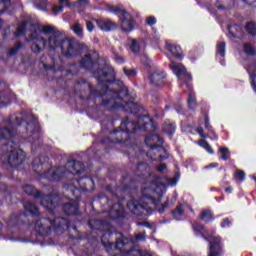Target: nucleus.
Wrapping results in <instances>:
<instances>
[{"label": "nucleus", "instance_id": "obj_34", "mask_svg": "<svg viewBox=\"0 0 256 256\" xmlns=\"http://www.w3.org/2000/svg\"><path fill=\"white\" fill-rule=\"evenodd\" d=\"M227 43L225 41L223 42H218L216 44V55H220V57H225L227 53Z\"/></svg>", "mask_w": 256, "mask_h": 256}, {"label": "nucleus", "instance_id": "obj_23", "mask_svg": "<svg viewBox=\"0 0 256 256\" xmlns=\"http://www.w3.org/2000/svg\"><path fill=\"white\" fill-rule=\"evenodd\" d=\"M192 230L196 237H202L204 241H209L210 236L207 237V228H205V225L199 223V222H193L192 223Z\"/></svg>", "mask_w": 256, "mask_h": 256}, {"label": "nucleus", "instance_id": "obj_18", "mask_svg": "<svg viewBox=\"0 0 256 256\" xmlns=\"http://www.w3.org/2000/svg\"><path fill=\"white\" fill-rule=\"evenodd\" d=\"M76 181L84 193L95 191V180L91 176L76 178Z\"/></svg>", "mask_w": 256, "mask_h": 256}, {"label": "nucleus", "instance_id": "obj_43", "mask_svg": "<svg viewBox=\"0 0 256 256\" xmlns=\"http://www.w3.org/2000/svg\"><path fill=\"white\" fill-rule=\"evenodd\" d=\"M123 73L126 75V77H137L139 70L137 68L129 69L127 66H124Z\"/></svg>", "mask_w": 256, "mask_h": 256}, {"label": "nucleus", "instance_id": "obj_51", "mask_svg": "<svg viewBox=\"0 0 256 256\" xmlns=\"http://www.w3.org/2000/svg\"><path fill=\"white\" fill-rule=\"evenodd\" d=\"M169 207V198L161 205L160 208H158V213H165V209Z\"/></svg>", "mask_w": 256, "mask_h": 256}, {"label": "nucleus", "instance_id": "obj_25", "mask_svg": "<svg viewBox=\"0 0 256 256\" xmlns=\"http://www.w3.org/2000/svg\"><path fill=\"white\" fill-rule=\"evenodd\" d=\"M103 247H105L108 255H111V256H139V251L137 250L123 253V252L116 251L115 247L109 248V246H105V245H103Z\"/></svg>", "mask_w": 256, "mask_h": 256}, {"label": "nucleus", "instance_id": "obj_64", "mask_svg": "<svg viewBox=\"0 0 256 256\" xmlns=\"http://www.w3.org/2000/svg\"><path fill=\"white\" fill-rule=\"evenodd\" d=\"M60 5H63L64 3H66V7H69V0H59Z\"/></svg>", "mask_w": 256, "mask_h": 256}, {"label": "nucleus", "instance_id": "obj_28", "mask_svg": "<svg viewBox=\"0 0 256 256\" xmlns=\"http://www.w3.org/2000/svg\"><path fill=\"white\" fill-rule=\"evenodd\" d=\"M199 219L201 221H204V223H213V221H215V217L213 216V212H211V210H209V209L202 210L200 215H199Z\"/></svg>", "mask_w": 256, "mask_h": 256}, {"label": "nucleus", "instance_id": "obj_1", "mask_svg": "<svg viewBox=\"0 0 256 256\" xmlns=\"http://www.w3.org/2000/svg\"><path fill=\"white\" fill-rule=\"evenodd\" d=\"M120 86L114 93L103 99L100 107H104L108 111H117L122 109L125 113H131L136 115L138 121H129V118L124 119L119 128H116L110 132V137L102 138L99 143L101 145H111L118 143L123 145L126 141L131 139V134L135 133L137 129L147 131V125H152L153 118L149 113L143 109V107L137 103H134L129 88L124 86L123 81L119 82Z\"/></svg>", "mask_w": 256, "mask_h": 256}, {"label": "nucleus", "instance_id": "obj_42", "mask_svg": "<svg viewBox=\"0 0 256 256\" xmlns=\"http://www.w3.org/2000/svg\"><path fill=\"white\" fill-rule=\"evenodd\" d=\"M218 153H220L222 161H227L231 157V152H229L227 147H220Z\"/></svg>", "mask_w": 256, "mask_h": 256}, {"label": "nucleus", "instance_id": "obj_9", "mask_svg": "<svg viewBox=\"0 0 256 256\" xmlns=\"http://www.w3.org/2000/svg\"><path fill=\"white\" fill-rule=\"evenodd\" d=\"M163 199V194H158V198L155 195L142 193L139 200H133L127 204L128 209L132 211L133 215L137 217H143L146 213L153 211V206L157 207V204Z\"/></svg>", "mask_w": 256, "mask_h": 256}, {"label": "nucleus", "instance_id": "obj_19", "mask_svg": "<svg viewBox=\"0 0 256 256\" xmlns=\"http://www.w3.org/2000/svg\"><path fill=\"white\" fill-rule=\"evenodd\" d=\"M30 39L32 41L31 51L33 53H41V51L47 47V40L44 37L31 34Z\"/></svg>", "mask_w": 256, "mask_h": 256}, {"label": "nucleus", "instance_id": "obj_33", "mask_svg": "<svg viewBox=\"0 0 256 256\" xmlns=\"http://www.w3.org/2000/svg\"><path fill=\"white\" fill-rule=\"evenodd\" d=\"M243 51L248 57H255L256 55L255 47L249 42L243 44Z\"/></svg>", "mask_w": 256, "mask_h": 256}, {"label": "nucleus", "instance_id": "obj_48", "mask_svg": "<svg viewBox=\"0 0 256 256\" xmlns=\"http://www.w3.org/2000/svg\"><path fill=\"white\" fill-rule=\"evenodd\" d=\"M89 5V0H78L74 3L75 7H87Z\"/></svg>", "mask_w": 256, "mask_h": 256}, {"label": "nucleus", "instance_id": "obj_50", "mask_svg": "<svg viewBox=\"0 0 256 256\" xmlns=\"http://www.w3.org/2000/svg\"><path fill=\"white\" fill-rule=\"evenodd\" d=\"M137 227H146L147 229H153V225L148 221L137 222Z\"/></svg>", "mask_w": 256, "mask_h": 256}, {"label": "nucleus", "instance_id": "obj_32", "mask_svg": "<svg viewBox=\"0 0 256 256\" xmlns=\"http://www.w3.org/2000/svg\"><path fill=\"white\" fill-rule=\"evenodd\" d=\"M21 49H23V42L21 41L16 42L14 46L7 51V56L8 57L15 56L17 55V53H19V51H21Z\"/></svg>", "mask_w": 256, "mask_h": 256}, {"label": "nucleus", "instance_id": "obj_27", "mask_svg": "<svg viewBox=\"0 0 256 256\" xmlns=\"http://www.w3.org/2000/svg\"><path fill=\"white\" fill-rule=\"evenodd\" d=\"M67 189L68 191H70L72 197L75 198L74 201L79 202L82 197L81 193H83V189H81V186L77 187L73 184H69Z\"/></svg>", "mask_w": 256, "mask_h": 256}, {"label": "nucleus", "instance_id": "obj_39", "mask_svg": "<svg viewBox=\"0 0 256 256\" xmlns=\"http://www.w3.org/2000/svg\"><path fill=\"white\" fill-rule=\"evenodd\" d=\"M48 0H34V7L40 11H47Z\"/></svg>", "mask_w": 256, "mask_h": 256}, {"label": "nucleus", "instance_id": "obj_29", "mask_svg": "<svg viewBox=\"0 0 256 256\" xmlns=\"http://www.w3.org/2000/svg\"><path fill=\"white\" fill-rule=\"evenodd\" d=\"M24 209L26 213H29L32 217H37L39 215V207L35 205V203L27 202L24 205Z\"/></svg>", "mask_w": 256, "mask_h": 256}, {"label": "nucleus", "instance_id": "obj_37", "mask_svg": "<svg viewBox=\"0 0 256 256\" xmlns=\"http://www.w3.org/2000/svg\"><path fill=\"white\" fill-rule=\"evenodd\" d=\"M56 31H57V28L51 25H45L42 27V33H44V35H51V37H53V35H61V33Z\"/></svg>", "mask_w": 256, "mask_h": 256}, {"label": "nucleus", "instance_id": "obj_24", "mask_svg": "<svg viewBox=\"0 0 256 256\" xmlns=\"http://www.w3.org/2000/svg\"><path fill=\"white\" fill-rule=\"evenodd\" d=\"M166 49L171 53V55H173L175 59H178L179 61H182V59L185 57L181 46L177 44H166Z\"/></svg>", "mask_w": 256, "mask_h": 256}, {"label": "nucleus", "instance_id": "obj_61", "mask_svg": "<svg viewBox=\"0 0 256 256\" xmlns=\"http://www.w3.org/2000/svg\"><path fill=\"white\" fill-rule=\"evenodd\" d=\"M16 123L18 125V127H21V125H23V123H25V119L23 118H19V117H16Z\"/></svg>", "mask_w": 256, "mask_h": 256}, {"label": "nucleus", "instance_id": "obj_38", "mask_svg": "<svg viewBox=\"0 0 256 256\" xmlns=\"http://www.w3.org/2000/svg\"><path fill=\"white\" fill-rule=\"evenodd\" d=\"M245 31L248 33V35H251V37H256V23L253 21L247 22Z\"/></svg>", "mask_w": 256, "mask_h": 256}, {"label": "nucleus", "instance_id": "obj_21", "mask_svg": "<svg viewBox=\"0 0 256 256\" xmlns=\"http://www.w3.org/2000/svg\"><path fill=\"white\" fill-rule=\"evenodd\" d=\"M96 25H98L99 29L105 33H109V31H115V29L119 27L117 22H113L110 19H98L96 20Z\"/></svg>", "mask_w": 256, "mask_h": 256}, {"label": "nucleus", "instance_id": "obj_60", "mask_svg": "<svg viewBox=\"0 0 256 256\" xmlns=\"http://www.w3.org/2000/svg\"><path fill=\"white\" fill-rule=\"evenodd\" d=\"M176 112L179 113V115H184L185 110H183V107L181 105H176L175 106Z\"/></svg>", "mask_w": 256, "mask_h": 256}, {"label": "nucleus", "instance_id": "obj_46", "mask_svg": "<svg viewBox=\"0 0 256 256\" xmlns=\"http://www.w3.org/2000/svg\"><path fill=\"white\" fill-rule=\"evenodd\" d=\"M234 179H237L238 181H245V172L242 171V170H237L235 173H234Z\"/></svg>", "mask_w": 256, "mask_h": 256}, {"label": "nucleus", "instance_id": "obj_47", "mask_svg": "<svg viewBox=\"0 0 256 256\" xmlns=\"http://www.w3.org/2000/svg\"><path fill=\"white\" fill-rule=\"evenodd\" d=\"M7 105H11L9 98L1 95V92H0V107H7Z\"/></svg>", "mask_w": 256, "mask_h": 256}, {"label": "nucleus", "instance_id": "obj_15", "mask_svg": "<svg viewBox=\"0 0 256 256\" xmlns=\"http://www.w3.org/2000/svg\"><path fill=\"white\" fill-rule=\"evenodd\" d=\"M26 157L27 154H25L23 149H11L7 153V163L12 169H17V167H20V165L25 162Z\"/></svg>", "mask_w": 256, "mask_h": 256}, {"label": "nucleus", "instance_id": "obj_58", "mask_svg": "<svg viewBox=\"0 0 256 256\" xmlns=\"http://www.w3.org/2000/svg\"><path fill=\"white\" fill-rule=\"evenodd\" d=\"M86 28H87V31H89L90 33H93V31L95 29V24H93V22H91V21H87Z\"/></svg>", "mask_w": 256, "mask_h": 256}, {"label": "nucleus", "instance_id": "obj_8", "mask_svg": "<svg viewBox=\"0 0 256 256\" xmlns=\"http://www.w3.org/2000/svg\"><path fill=\"white\" fill-rule=\"evenodd\" d=\"M22 191L34 199H40V204L42 207L47 209L51 215H55V207H57V202L59 201L58 193L44 194L42 191L37 190L34 185L24 184L22 186Z\"/></svg>", "mask_w": 256, "mask_h": 256}, {"label": "nucleus", "instance_id": "obj_45", "mask_svg": "<svg viewBox=\"0 0 256 256\" xmlns=\"http://www.w3.org/2000/svg\"><path fill=\"white\" fill-rule=\"evenodd\" d=\"M130 50L132 51V53H135L136 55L141 51V46H139V43H137L136 39L132 40Z\"/></svg>", "mask_w": 256, "mask_h": 256}, {"label": "nucleus", "instance_id": "obj_31", "mask_svg": "<svg viewBox=\"0 0 256 256\" xmlns=\"http://www.w3.org/2000/svg\"><path fill=\"white\" fill-rule=\"evenodd\" d=\"M188 109H191L192 111H195L197 109V97L195 96V93L189 92L188 93Z\"/></svg>", "mask_w": 256, "mask_h": 256}, {"label": "nucleus", "instance_id": "obj_3", "mask_svg": "<svg viewBox=\"0 0 256 256\" xmlns=\"http://www.w3.org/2000/svg\"><path fill=\"white\" fill-rule=\"evenodd\" d=\"M49 161V156H38L32 161L33 171L37 175H41L43 179H48V181H61L67 173L81 175L85 171V164L81 161L68 160L67 167L58 166L55 169Z\"/></svg>", "mask_w": 256, "mask_h": 256}, {"label": "nucleus", "instance_id": "obj_11", "mask_svg": "<svg viewBox=\"0 0 256 256\" xmlns=\"http://www.w3.org/2000/svg\"><path fill=\"white\" fill-rule=\"evenodd\" d=\"M17 135V126L13 124L11 118L4 119L0 125V141H8L5 147H13L15 145V136Z\"/></svg>", "mask_w": 256, "mask_h": 256}, {"label": "nucleus", "instance_id": "obj_63", "mask_svg": "<svg viewBox=\"0 0 256 256\" xmlns=\"http://www.w3.org/2000/svg\"><path fill=\"white\" fill-rule=\"evenodd\" d=\"M243 3H246V5H253L254 3H256V0H242Z\"/></svg>", "mask_w": 256, "mask_h": 256}, {"label": "nucleus", "instance_id": "obj_56", "mask_svg": "<svg viewBox=\"0 0 256 256\" xmlns=\"http://www.w3.org/2000/svg\"><path fill=\"white\" fill-rule=\"evenodd\" d=\"M231 225V220L229 218H224L220 224L222 229H225V227H229Z\"/></svg>", "mask_w": 256, "mask_h": 256}, {"label": "nucleus", "instance_id": "obj_13", "mask_svg": "<svg viewBox=\"0 0 256 256\" xmlns=\"http://www.w3.org/2000/svg\"><path fill=\"white\" fill-rule=\"evenodd\" d=\"M61 197L58 194V201L57 205L55 206V209L57 207H60L62 209L63 213L68 216L75 217L77 215H81V211H79L81 204L77 200L69 199L67 202H60Z\"/></svg>", "mask_w": 256, "mask_h": 256}, {"label": "nucleus", "instance_id": "obj_62", "mask_svg": "<svg viewBox=\"0 0 256 256\" xmlns=\"http://www.w3.org/2000/svg\"><path fill=\"white\" fill-rule=\"evenodd\" d=\"M219 3H221V0H217V9H219V11H224L225 6Z\"/></svg>", "mask_w": 256, "mask_h": 256}, {"label": "nucleus", "instance_id": "obj_53", "mask_svg": "<svg viewBox=\"0 0 256 256\" xmlns=\"http://www.w3.org/2000/svg\"><path fill=\"white\" fill-rule=\"evenodd\" d=\"M73 31L76 35H83V28L79 24L74 25Z\"/></svg>", "mask_w": 256, "mask_h": 256}, {"label": "nucleus", "instance_id": "obj_52", "mask_svg": "<svg viewBox=\"0 0 256 256\" xmlns=\"http://www.w3.org/2000/svg\"><path fill=\"white\" fill-rule=\"evenodd\" d=\"M146 23L147 25H150V27H152V25H155L157 23V18H155V16H149L146 19Z\"/></svg>", "mask_w": 256, "mask_h": 256}, {"label": "nucleus", "instance_id": "obj_30", "mask_svg": "<svg viewBox=\"0 0 256 256\" xmlns=\"http://www.w3.org/2000/svg\"><path fill=\"white\" fill-rule=\"evenodd\" d=\"M176 129H177V126L175 125V123L165 122L162 126L163 133H166V135H169V137H173Z\"/></svg>", "mask_w": 256, "mask_h": 256}, {"label": "nucleus", "instance_id": "obj_16", "mask_svg": "<svg viewBox=\"0 0 256 256\" xmlns=\"http://www.w3.org/2000/svg\"><path fill=\"white\" fill-rule=\"evenodd\" d=\"M26 133L29 134V137H32L35 140V137L39 139L41 137V125H39V121L37 117L30 116L28 121H26Z\"/></svg>", "mask_w": 256, "mask_h": 256}, {"label": "nucleus", "instance_id": "obj_26", "mask_svg": "<svg viewBox=\"0 0 256 256\" xmlns=\"http://www.w3.org/2000/svg\"><path fill=\"white\" fill-rule=\"evenodd\" d=\"M88 225L91 229H95L96 231H104L107 222L101 219H92L88 221Z\"/></svg>", "mask_w": 256, "mask_h": 256}, {"label": "nucleus", "instance_id": "obj_12", "mask_svg": "<svg viewBox=\"0 0 256 256\" xmlns=\"http://www.w3.org/2000/svg\"><path fill=\"white\" fill-rule=\"evenodd\" d=\"M144 143L146 147H149L150 149H159V147H161L164 154H160L158 156L159 161H167V159H169V152L167 151V149H165V147L162 146L165 141L161 136H159V134H150L146 136L144 139ZM157 143H161L162 145H159Z\"/></svg>", "mask_w": 256, "mask_h": 256}, {"label": "nucleus", "instance_id": "obj_22", "mask_svg": "<svg viewBox=\"0 0 256 256\" xmlns=\"http://www.w3.org/2000/svg\"><path fill=\"white\" fill-rule=\"evenodd\" d=\"M229 35L233 39H243L245 37V30L241 24H230L227 26Z\"/></svg>", "mask_w": 256, "mask_h": 256}, {"label": "nucleus", "instance_id": "obj_2", "mask_svg": "<svg viewBox=\"0 0 256 256\" xmlns=\"http://www.w3.org/2000/svg\"><path fill=\"white\" fill-rule=\"evenodd\" d=\"M80 69L92 73L93 77L98 82V87L102 90L99 91L91 84L87 83V80H78L77 85H87L90 94L87 96L86 101H93L102 97H108L117 91L115 88H110L109 85H113L117 81V73L115 68L107 63L100 64L99 58H94L91 54L84 55L79 61Z\"/></svg>", "mask_w": 256, "mask_h": 256}, {"label": "nucleus", "instance_id": "obj_54", "mask_svg": "<svg viewBox=\"0 0 256 256\" xmlns=\"http://www.w3.org/2000/svg\"><path fill=\"white\" fill-rule=\"evenodd\" d=\"M204 127L207 131H211L212 129L211 124L209 123V116L207 115L204 116Z\"/></svg>", "mask_w": 256, "mask_h": 256}, {"label": "nucleus", "instance_id": "obj_14", "mask_svg": "<svg viewBox=\"0 0 256 256\" xmlns=\"http://www.w3.org/2000/svg\"><path fill=\"white\" fill-rule=\"evenodd\" d=\"M207 256H223L225 255V244H223V238L221 236H210Z\"/></svg>", "mask_w": 256, "mask_h": 256}, {"label": "nucleus", "instance_id": "obj_5", "mask_svg": "<svg viewBox=\"0 0 256 256\" xmlns=\"http://www.w3.org/2000/svg\"><path fill=\"white\" fill-rule=\"evenodd\" d=\"M70 227L71 220L64 217H41L34 225V229L39 237L51 235V229H54V231H69Z\"/></svg>", "mask_w": 256, "mask_h": 256}, {"label": "nucleus", "instance_id": "obj_59", "mask_svg": "<svg viewBox=\"0 0 256 256\" xmlns=\"http://www.w3.org/2000/svg\"><path fill=\"white\" fill-rule=\"evenodd\" d=\"M52 11H53V13H61V12H63V6H58V5H54L53 7H52Z\"/></svg>", "mask_w": 256, "mask_h": 256}, {"label": "nucleus", "instance_id": "obj_55", "mask_svg": "<svg viewBox=\"0 0 256 256\" xmlns=\"http://www.w3.org/2000/svg\"><path fill=\"white\" fill-rule=\"evenodd\" d=\"M167 169V164L165 163H161L159 166L156 167V171H158V173H165Z\"/></svg>", "mask_w": 256, "mask_h": 256}, {"label": "nucleus", "instance_id": "obj_40", "mask_svg": "<svg viewBox=\"0 0 256 256\" xmlns=\"http://www.w3.org/2000/svg\"><path fill=\"white\" fill-rule=\"evenodd\" d=\"M11 9V0H0V15L7 13Z\"/></svg>", "mask_w": 256, "mask_h": 256}, {"label": "nucleus", "instance_id": "obj_57", "mask_svg": "<svg viewBox=\"0 0 256 256\" xmlns=\"http://www.w3.org/2000/svg\"><path fill=\"white\" fill-rule=\"evenodd\" d=\"M196 131H197L198 135H200V137H202V139H207V137H209L207 134L204 133L203 127H201V126L197 127Z\"/></svg>", "mask_w": 256, "mask_h": 256}, {"label": "nucleus", "instance_id": "obj_44", "mask_svg": "<svg viewBox=\"0 0 256 256\" xmlns=\"http://www.w3.org/2000/svg\"><path fill=\"white\" fill-rule=\"evenodd\" d=\"M19 219H21L19 215L12 213L10 215L8 225H10V227H16V225H19Z\"/></svg>", "mask_w": 256, "mask_h": 256}, {"label": "nucleus", "instance_id": "obj_35", "mask_svg": "<svg viewBox=\"0 0 256 256\" xmlns=\"http://www.w3.org/2000/svg\"><path fill=\"white\" fill-rule=\"evenodd\" d=\"M197 143L199 147H202V149H205V151H207V153H209L210 155H213L215 153V150H213V148L211 147V144H209L207 140L200 139Z\"/></svg>", "mask_w": 256, "mask_h": 256}, {"label": "nucleus", "instance_id": "obj_7", "mask_svg": "<svg viewBox=\"0 0 256 256\" xmlns=\"http://www.w3.org/2000/svg\"><path fill=\"white\" fill-rule=\"evenodd\" d=\"M106 191L112 194V198L101 194L98 196V199L100 203L109 207L110 219H112L113 221H117V219H125V207H123V204H121V202H115L119 201V194L117 193V191H119V188H116L114 190L111 185H108L106 186Z\"/></svg>", "mask_w": 256, "mask_h": 256}, {"label": "nucleus", "instance_id": "obj_41", "mask_svg": "<svg viewBox=\"0 0 256 256\" xmlns=\"http://www.w3.org/2000/svg\"><path fill=\"white\" fill-rule=\"evenodd\" d=\"M27 33V21H23L16 29L15 37H21Z\"/></svg>", "mask_w": 256, "mask_h": 256}, {"label": "nucleus", "instance_id": "obj_20", "mask_svg": "<svg viewBox=\"0 0 256 256\" xmlns=\"http://www.w3.org/2000/svg\"><path fill=\"white\" fill-rule=\"evenodd\" d=\"M166 77L165 71H155L149 75V81L154 87H163Z\"/></svg>", "mask_w": 256, "mask_h": 256}, {"label": "nucleus", "instance_id": "obj_49", "mask_svg": "<svg viewBox=\"0 0 256 256\" xmlns=\"http://www.w3.org/2000/svg\"><path fill=\"white\" fill-rule=\"evenodd\" d=\"M114 61L115 63H118V65H123V63H125V58L119 54H114Z\"/></svg>", "mask_w": 256, "mask_h": 256}, {"label": "nucleus", "instance_id": "obj_4", "mask_svg": "<svg viewBox=\"0 0 256 256\" xmlns=\"http://www.w3.org/2000/svg\"><path fill=\"white\" fill-rule=\"evenodd\" d=\"M49 51H57L60 49L62 55L66 59H73V57H79L82 53L89 51V47L83 42L75 38H67L61 34H55L48 39Z\"/></svg>", "mask_w": 256, "mask_h": 256}, {"label": "nucleus", "instance_id": "obj_17", "mask_svg": "<svg viewBox=\"0 0 256 256\" xmlns=\"http://www.w3.org/2000/svg\"><path fill=\"white\" fill-rule=\"evenodd\" d=\"M170 68L178 77H183L184 85H186L187 89H191V81H193V77L191 74L187 73V68H185L183 64L175 63H172Z\"/></svg>", "mask_w": 256, "mask_h": 256}, {"label": "nucleus", "instance_id": "obj_36", "mask_svg": "<svg viewBox=\"0 0 256 256\" xmlns=\"http://www.w3.org/2000/svg\"><path fill=\"white\" fill-rule=\"evenodd\" d=\"M172 216L176 219V221H181L183 218V213H185V210H183V206L178 205L174 210H172Z\"/></svg>", "mask_w": 256, "mask_h": 256}, {"label": "nucleus", "instance_id": "obj_6", "mask_svg": "<svg viewBox=\"0 0 256 256\" xmlns=\"http://www.w3.org/2000/svg\"><path fill=\"white\" fill-rule=\"evenodd\" d=\"M134 177L126 175L124 177V183L121 185V191H135L137 190V183H149V179L153 177L151 166L147 162H139L134 171Z\"/></svg>", "mask_w": 256, "mask_h": 256}, {"label": "nucleus", "instance_id": "obj_10", "mask_svg": "<svg viewBox=\"0 0 256 256\" xmlns=\"http://www.w3.org/2000/svg\"><path fill=\"white\" fill-rule=\"evenodd\" d=\"M108 11L117 15L120 21V27L124 33H131V31L135 30V25L137 24L135 18H133V15H131V13H129L122 5H109Z\"/></svg>", "mask_w": 256, "mask_h": 256}]
</instances>
